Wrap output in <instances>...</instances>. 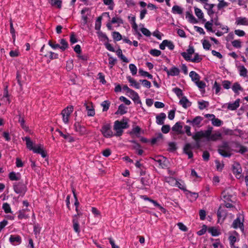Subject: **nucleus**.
<instances>
[{"mask_svg":"<svg viewBox=\"0 0 248 248\" xmlns=\"http://www.w3.org/2000/svg\"><path fill=\"white\" fill-rule=\"evenodd\" d=\"M80 222V220L79 217L78 216V214L74 215L72 220L73 228L75 232L78 234L80 232V229L79 226Z\"/></svg>","mask_w":248,"mask_h":248,"instance_id":"9b49d317","label":"nucleus"},{"mask_svg":"<svg viewBox=\"0 0 248 248\" xmlns=\"http://www.w3.org/2000/svg\"><path fill=\"white\" fill-rule=\"evenodd\" d=\"M202 60V58L201 56H200L198 53H196L194 55V57L193 58H191V62H199Z\"/></svg>","mask_w":248,"mask_h":248,"instance_id":"052dcab7","label":"nucleus"},{"mask_svg":"<svg viewBox=\"0 0 248 248\" xmlns=\"http://www.w3.org/2000/svg\"><path fill=\"white\" fill-rule=\"evenodd\" d=\"M232 91L236 94H239L240 92L243 91V88L238 82H235L232 86Z\"/></svg>","mask_w":248,"mask_h":248,"instance_id":"aec40b11","label":"nucleus"},{"mask_svg":"<svg viewBox=\"0 0 248 248\" xmlns=\"http://www.w3.org/2000/svg\"><path fill=\"white\" fill-rule=\"evenodd\" d=\"M165 181L169 185L174 186L175 185L177 180L172 177H167L165 178Z\"/></svg>","mask_w":248,"mask_h":248,"instance_id":"864d4df0","label":"nucleus"},{"mask_svg":"<svg viewBox=\"0 0 248 248\" xmlns=\"http://www.w3.org/2000/svg\"><path fill=\"white\" fill-rule=\"evenodd\" d=\"M17 217L18 219H22L23 218H27L29 216L25 214V210L22 209L18 211Z\"/></svg>","mask_w":248,"mask_h":248,"instance_id":"ea45409f","label":"nucleus"},{"mask_svg":"<svg viewBox=\"0 0 248 248\" xmlns=\"http://www.w3.org/2000/svg\"><path fill=\"white\" fill-rule=\"evenodd\" d=\"M221 199L223 201L225 206L228 208H232L233 203L236 200V195H235L232 188L228 187L222 192L221 195Z\"/></svg>","mask_w":248,"mask_h":248,"instance_id":"f257e3e1","label":"nucleus"},{"mask_svg":"<svg viewBox=\"0 0 248 248\" xmlns=\"http://www.w3.org/2000/svg\"><path fill=\"white\" fill-rule=\"evenodd\" d=\"M104 4L108 6V9L112 10L114 9V3L113 0H103Z\"/></svg>","mask_w":248,"mask_h":248,"instance_id":"4c0bfd02","label":"nucleus"},{"mask_svg":"<svg viewBox=\"0 0 248 248\" xmlns=\"http://www.w3.org/2000/svg\"><path fill=\"white\" fill-rule=\"evenodd\" d=\"M235 145V152L243 154L247 151V148L246 147L241 145L238 143H236Z\"/></svg>","mask_w":248,"mask_h":248,"instance_id":"72a5a7b5","label":"nucleus"},{"mask_svg":"<svg viewBox=\"0 0 248 248\" xmlns=\"http://www.w3.org/2000/svg\"><path fill=\"white\" fill-rule=\"evenodd\" d=\"M117 23L118 24H121L123 23V20L119 17H114L112 18L111 24Z\"/></svg>","mask_w":248,"mask_h":248,"instance_id":"774afa93","label":"nucleus"},{"mask_svg":"<svg viewBox=\"0 0 248 248\" xmlns=\"http://www.w3.org/2000/svg\"><path fill=\"white\" fill-rule=\"evenodd\" d=\"M213 131V127L209 126L207 130L200 131L196 132L192 136V139L196 141H199L201 138H204L208 141H210L211 134Z\"/></svg>","mask_w":248,"mask_h":248,"instance_id":"7ed1b4c3","label":"nucleus"},{"mask_svg":"<svg viewBox=\"0 0 248 248\" xmlns=\"http://www.w3.org/2000/svg\"><path fill=\"white\" fill-rule=\"evenodd\" d=\"M170 74L169 76H176L179 75L180 70L176 66H172L170 69H169Z\"/></svg>","mask_w":248,"mask_h":248,"instance_id":"c85d7f7f","label":"nucleus"},{"mask_svg":"<svg viewBox=\"0 0 248 248\" xmlns=\"http://www.w3.org/2000/svg\"><path fill=\"white\" fill-rule=\"evenodd\" d=\"M73 107L72 106H69L62 111V121L65 124L68 123L69 116L73 111Z\"/></svg>","mask_w":248,"mask_h":248,"instance_id":"0eeeda50","label":"nucleus"},{"mask_svg":"<svg viewBox=\"0 0 248 248\" xmlns=\"http://www.w3.org/2000/svg\"><path fill=\"white\" fill-rule=\"evenodd\" d=\"M221 137V133L218 131H215L214 133L211 134L210 141H216L219 139Z\"/></svg>","mask_w":248,"mask_h":248,"instance_id":"2f4dec72","label":"nucleus"},{"mask_svg":"<svg viewBox=\"0 0 248 248\" xmlns=\"http://www.w3.org/2000/svg\"><path fill=\"white\" fill-rule=\"evenodd\" d=\"M186 195L191 201H195L198 197V194L197 193L191 192L189 191H187Z\"/></svg>","mask_w":248,"mask_h":248,"instance_id":"f704fd0d","label":"nucleus"},{"mask_svg":"<svg viewBox=\"0 0 248 248\" xmlns=\"http://www.w3.org/2000/svg\"><path fill=\"white\" fill-rule=\"evenodd\" d=\"M100 131L103 136L106 138H110L115 136V134L111 130V125L109 123H104Z\"/></svg>","mask_w":248,"mask_h":248,"instance_id":"423d86ee","label":"nucleus"},{"mask_svg":"<svg viewBox=\"0 0 248 248\" xmlns=\"http://www.w3.org/2000/svg\"><path fill=\"white\" fill-rule=\"evenodd\" d=\"M202 44L203 47L204 49L207 50L210 49L211 45L208 41H207L206 40H204L202 41Z\"/></svg>","mask_w":248,"mask_h":248,"instance_id":"0e129e2a","label":"nucleus"},{"mask_svg":"<svg viewBox=\"0 0 248 248\" xmlns=\"http://www.w3.org/2000/svg\"><path fill=\"white\" fill-rule=\"evenodd\" d=\"M75 131L80 135H84L87 133L86 127L82 125L79 122H76L74 125Z\"/></svg>","mask_w":248,"mask_h":248,"instance_id":"f8f14e48","label":"nucleus"},{"mask_svg":"<svg viewBox=\"0 0 248 248\" xmlns=\"http://www.w3.org/2000/svg\"><path fill=\"white\" fill-rule=\"evenodd\" d=\"M149 53L151 55L155 57H158L161 54V51L156 49H151L149 51Z\"/></svg>","mask_w":248,"mask_h":248,"instance_id":"6e6d98bb","label":"nucleus"},{"mask_svg":"<svg viewBox=\"0 0 248 248\" xmlns=\"http://www.w3.org/2000/svg\"><path fill=\"white\" fill-rule=\"evenodd\" d=\"M126 95L129 97L135 103L137 104H141V102L140 100V96L138 93L135 91L131 90Z\"/></svg>","mask_w":248,"mask_h":248,"instance_id":"ddd939ff","label":"nucleus"},{"mask_svg":"<svg viewBox=\"0 0 248 248\" xmlns=\"http://www.w3.org/2000/svg\"><path fill=\"white\" fill-rule=\"evenodd\" d=\"M203 119L201 116H196L193 120L187 119L186 121V123L191 124L194 128H199L201 126V124Z\"/></svg>","mask_w":248,"mask_h":248,"instance_id":"9d476101","label":"nucleus"},{"mask_svg":"<svg viewBox=\"0 0 248 248\" xmlns=\"http://www.w3.org/2000/svg\"><path fill=\"white\" fill-rule=\"evenodd\" d=\"M232 149L228 143L225 142L218 147V153L224 157H230L232 155Z\"/></svg>","mask_w":248,"mask_h":248,"instance_id":"39448f33","label":"nucleus"},{"mask_svg":"<svg viewBox=\"0 0 248 248\" xmlns=\"http://www.w3.org/2000/svg\"><path fill=\"white\" fill-rule=\"evenodd\" d=\"M184 152L186 154L189 158H191L193 156V153L191 150V145L190 144H186L184 148Z\"/></svg>","mask_w":248,"mask_h":248,"instance_id":"cd10ccee","label":"nucleus"},{"mask_svg":"<svg viewBox=\"0 0 248 248\" xmlns=\"http://www.w3.org/2000/svg\"><path fill=\"white\" fill-rule=\"evenodd\" d=\"M240 99H237L234 102L228 104V108L231 110H234L239 107Z\"/></svg>","mask_w":248,"mask_h":248,"instance_id":"b1692460","label":"nucleus"},{"mask_svg":"<svg viewBox=\"0 0 248 248\" xmlns=\"http://www.w3.org/2000/svg\"><path fill=\"white\" fill-rule=\"evenodd\" d=\"M127 79L129 82L130 83L131 86L137 89H139L140 88V82H138L136 80L131 78L130 76L127 77Z\"/></svg>","mask_w":248,"mask_h":248,"instance_id":"4be33fe9","label":"nucleus"},{"mask_svg":"<svg viewBox=\"0 0 248 248\" xmlns=\"http://www.w3.org/2000/svg\"><path fill=\"white\" fill-rule=\"evenodd\" d=\"M222 85L225 89L228 90L231 88V81L227 80L222 81Z\"/></svg>","mask_w":248,"mask_h":248,"instance_id":"4d7b16f0","label":"nucleus"},{"mask_svg":"<svg viewBox=\"0 0 248 248\" xmlns=\"http://www.w3.org/2000/svg\"><path fill=\"white\" fill-rule=\"evenodd\" d=\"M112 37L113 39L116 41H120L122 39V35L119 32H113L112 33Z\"/></svg>","mask_w":248,"mask_h":248,"instance_id":"69168bd1","label":"nucleus"},{"mask_svg":"<svg viewBox=\"0 0 248 248\" xmlns=\"http://www.w3.org/2000/svg\"><path fill=\"white\" fill-rule=\"evenodd\" d=\"M189 77L191 78V80L194 82L200 79L199 75L195 71H191L189 73Z\"/></svg>","mask_w":248,"mask_h":248,"instance_id":"58836bf2","label":"nucleus"},{"mask_svg":"<svg viewBox=\"0 0 248 248\" xmlns=\"http://www.w3.org/2000/svg\"><path fill=\"white\" fill-rule=\"evenodd\" d=\"M235 24L236 25H248V18L246 17L240 16L235 19Z\"/></svg>","mask_w":248,"mask_h":248,"instance_id":"a211bd4d","label":"nucleus"},{"mask_svg":"<svg viewBox=\"0 0 248 248\" xmlns=\"http://www.w3.org/2000/svg\"><path fill=\"white\" fill-rule=\"evenodd\" d=\"M23 140L26 141V146L28 149L32 150L34 147L33 142L31 140V139L29 137H25L22 138Z\"/></svg>","mask_w":248,"mask_h":248,"instance_id":"393cba45","label":"nucleus"},{"mask_svg":"<svg viewBox=\"0 0 248 248\" xmlns=\"http://www.w3.org/2000/svg\"><path fill=\"white\" fill-rule=\"evenodd\" d=\"M97 34L99 40L104 43L108 41V39L105 33L101 31H99L97 32Z\"/></svg>","mask_w":248,"mask_h":248,"instance_id":"c9c22d12","label":"nucleus"},{"mask_svg":"<svg viewBox=\"0 0 248 248\" xmlns=\"http://www.w3.org/2000/svg\"><path fill=\"white\" fill-rule=\"evenodd\" d=\"M166 47H168L170 50H173L174 48V45L171 41L168 40H164L159 45V48L161 50H164L165 49Z\"/></svg>","mask_w":248,"mask_h":248,"instance_id":"2eb2a0df","label":"nucleus"},{"mask_svg":"<svg viewBox=\"0 0 248 248\" xmlns=\"http://www.w3.org/2000/svg\"><path fill=\"white\" fill-rule=\"evenodd\" d=\"M182 128V126L180 125L179 123H176L172 127L173 131L181 133V131Z\"/></svg>","mask_w":248,"mask_h":248,"instance_id":"de8ad7c7","label":"nucleus"},{"mask_svg":"<svg viewBox=\"0 0 248 248\" xmlns=\"http://www.w3.org/2000/svg\"><path fill=\"white\" fill-rule=\"evenodd\" d=\"M129 125L126 120L123 119L122 121L117 120L114 123L113 129L115 131V136L120 137L122 135L124 129L127 128Z\"/></svg>","mask_w":248,"mask_h":248,"instance_id":"f03ea898","label":"nucleus"},{"mask_svg":"<svg viewBox=\"0 0 248 248\" xmlns=\"http://www.w3.org/2000/svg\"><path fill=\"white\" fill-rule=\"evenodd\" d=\"M84 106L86 107V110L87 111V115L88 116H93L95 114V111L93 108V104L92 103H84Z\"/></svg>","mask_w":248,"mask_h":248,"instance_id":"f3484780","label":"nucleus"},{"mask_svg":"<svg viewBox=\"0 0 248 248\" xmlns=\"http://www.w3.org/2000/svg\"><path fill=\"white\" fill-rule=\"evenodd\" d=\"M239 75L241 77H246L247 76L248 70L244 65L238 66Z\"/></svg>","mask_w":248,"mask_h":248,"instance_id":"bb28decb","label":"nucleus"},{"mask_svg":"<svg viewBox=\"0 0 248 248\" xmlns=\"http://www.w3.org/2000/svg\"><path fill=\"white\" fill-rule=\"evenodd\" d=\"M108 63L110 65V68H112L116 62V59L110 56L109 54L108 55Z\"/></svg>","mask_w":248,"mask_h":248,"instance_id":"49530a36","label":"nucleus"},{"mask_svg":"<svg viewBox=\"0 0 248 248\" xmlns=\"http://www.w3.org/2000/svg\"><path fill=\"white\" fill-rule=\"evenodd\" d=\"M232 172L237 179L242 177V169L240 164L238 162H234L232 166Z\"/></svg>","mask_w":248,"mask_h":248,"instance_id":"6e6552de","label":"nucleus"},{"mask_svg":"<svg viewBox=\"0 0 248 248\" xmlns=\"http://www.w3.org/2000/svg\"><path fill=\"white\" fill-rule=\"evenodd\" d=\"M213 90H215V93L216 95H219L221 90V85L217 81H215L213 86Z\"/></svg>","mask_w":248,"mask_h":248,"instance_id":"473e14b6","label":"nucleus"},{"mask_svg":"<svg viewBox=\"0 0 248 248\" xmlns=\"http://www.w3.org/2000/svg\"><path fill=\"white\" fill-rule=\"evenodd\" d=\"M2 208L5 213H12L10 204L7 202L3 203Z\"/></svg>","mask_w":248,"mask_h":248,"instance_id":"79ce46f5","label":"nucleus"},{"mask_svg":"<svg viewBox=\"0 0 248 248\" xmlns=\"http://www.w3.org/2000/svg\"><path fill=\"white\" fill-rule=\"evenodd\" d=\"M9 179L12 181H17L21 178V175L19 173H16L15 172H11L9 174Z\"/></svg>","mask_w":248,"mask_h":248,"instance_id":"a878e982","label":"nucleus"},{"mask_svg":"<svg viewBox=\"0 0 248 248\" xmlns=\"http://www.w3.org/2000/svg\"><path fill=\"white\" fill-rule=\"evenodd\" d=\"M155 160L157 162L159 166L162 169L167 168L168 165V160L166 157L164 156H157L155 159Z\"/></svg>","mask_w":248,"mask_h":248,"instance_id":"4468645a","label":"nucleus"},{"mask_svg":"<svg viewBox=\"0 0 248 248\" xmlns=\"http://www.w3.org/2000/svg\"><path fill=\"white\" fill-rule=\"evenodd\" d=\"M166 115L164 113H161L156 116V122L159 125H162L166 119Z\"/></svg>","mask_w":248,"mask_h":248,"instance_id":"5701e85b","label":"nucleus"},{"mask_svg":"<svg viewBox=\"0 0 248 248\" xmlns=\"http://www.w3.org/2000/svg\"><path fill=\"white\" fill-rule=\"evenodd\" d=\"M232 46L235 48H239L241 47V42L239 40H235L232 42Z\"/></svg>","mask_w":248,"mask_h":248,"instance_id":"338daca9","label":"nucleus"},{"mask_svg":"<svg viewBox=\"0 0 248 248\" xmlns=\"http://www.w3.org/2000/svg\"><path fill=\"white\" fill-rule=\"evenodd\" d=\"M43 150V146L39 144L34 145L32 151L34 153L39 154Z\"/></svg>","mask_w":248,"mask_h":248,"instance_id":"c03bdc74","label":"nucleus"},{"mask_svg":"<svg viewBox=\"0 0 248 248\" xmlns=\"http://www.w3.org/2000/svg\"><path fill=\"white\" fill-rule=\"evenodd\" d=\"M14 190L16 193L24 195L26 191V186L22 183H15Z\"/></svg>","mask_w":248,"mask_h":248,"instance_id":"1a4fd4ad","label":"nucleus"},{"mask_svg":"<svg viewBox=\"0 0 248 248\" xmlns=\"http://www.w3.org/2000/svg\"><path fill=\"white\" fill-rule=\"evenodd\" d=\"M244 216L243 214L238 213L237 214V217L235 219L232 225V227L234 229L239 228L243 232L244 231Z\"/></svg>","mask_w":248,"mask_h":248,"instance_id":"20e7f679","label":"nucleus"},{"mask_svg":"<svg viewBox=\"0 0 248 248\" xmlns=\"http://www.w3.org/2000/svg\"><path fill=\"white\" fill-rule=\"evenodd\" d=\"M195 83L198 86V87L201 90H204L206 87L205 83L203 81L200 80V79L195 82Z\"/></svg>","mask_w":248,"mask_h":248,"instance_id":"8fccbe9b","label":"nucleus"},{"mask_svg":"<svg viewBox=\"0 0 248 248\" xmlns=\"http://www.w3.org/2000/svg\"><path fill=\"white\" fill-rule=\"evenodd\" d=\"M9 241L12 245L17 246L21 244L22 239L21 237L19 235H11L9 237Z\"/></svg>","mask_w":248,"mask_h":248,"instance_id":"dca6fc26","label":"nucleus"},{"mask_svg":"<svg viewBox=\"0 0 248 248\" xmlns=\"http://www.w3.org/2000/svg\"><path fill=\"white\" fill-rule=\"evenodd\" d=\"M199 108L201 110L205 108L208 106V103L206 101H199L198 102Z\"/></svg>","mask_w":248,"mask_h":248,"instance_id":"13d9d810","label":"nucleus"},{"mask_svg":"<svg viewBox=\"0 0 248 248\" xmlns=\"http://www.w3.org/2000/svg\"><path fill=\"white\" fill-rule=\"evenodd\" d=\"M186 18L191 23H194L195 21V17L189 12H186Z\"/></svg>","mask_w":248,"mask_h":248,"instance_id":"09e8293b","label":"nucleus"},{"mask_svg":"<svg viewBox=\"0 0 248 248\" xmlns=\"http://www.w3.org/2000/svg\"><path fill=\"white\" fill-rule=\"evenodd\" d=\"M139 82L145 88H150L151 87V83L146 79H140Z\"/></svg>","mask_w":248,"mask_h":248,"instance_id":"3c124183","label":"nucleus"},{"mask_svg":"<svg viewBox=\"0 0 248 248\" xmlns=\"http://www.w3.org/2000/svg\"><path fill=\"white\" fill-rule=\"evenodd\" d=\"M60 43L61 46H60V49L62 51H64L68 47V45L66 40L64 39H62L60 40Z\"/></svg>","mask_w":248,"mask_h":248,"instance_id":"a19ab883","label":"nucleus"},{"mask_svg":"<svg viewBox=\"0 0 248 248\" xmlns=\"http://www.w3.org/2000/svg\"><path fill=\"white\" fill-rule=\"evenodd\" d=\"M171 12L174 14L181 15L183 12V9L178 5H174L172 8Z\"/></svg>","mask_w":248,"mask_h":248,"instance_id":"7c9ffc66","label":"nucleus"},{"mask_svg":"<svg viewBox=\"0 0 248 248\" xmlns=\"http://www.w3.org/2000/svg\"><path fill=\"white\" fill-rule=\"evenodd\" d=\"M62 1L60 0H51V4L52 6H56L58 8H61L62 7Z\"/></svg>","mask_w":248,"mask_h":248,"instance_id":"bf43d9fd","label":"nucleus"},{"mask_svg":"<svg viewBox=\"0 0 248 248\" xmlns=\"http://www.w3.org/2000/svg\"><path fill=\"white\" fill-rule=\"evenodd\" d=\"M127 112V108L123 104L119 106L117 113L121 115L124 114Z\"/></svg>","mask_w":248,"mask_h":248,"instance_id":"37998d69","label":"nucleus"},{"mask_svg":"<svg viewBox=\"0 0 248 248\" xmlns=\"http://www.w3.org/2000/svg\"><path fill=\"white\" fill-rule=\"evenodd\" d=\"M238 236V234L234 231L232 235H230L229 237L230 245L234 244L237 241V237Z\"/></svg>","mask_w":248,"mask_h":248,"instance_id":"c756f323","label":"nucleus"},{"mask_svg":"<svg viewBox=\"0 0 248 248\" xmlns=\"http://www.w3.org/2000/svg\"><path fill=\"white\" fill-rule=\"evenodd\" d=\"M204 8L207 10L208 15L212 18L214 14L213 10V7L215 6L214 4L205 3L204 4Z\"/></svg>","mask_w":248,"mask_h":248,"instance_id":"6ab92c4d","label":"nucleus"},{"mask_svg":"<svg viewBox=\"0 0 248 248\" xmlns=\"http://www.w3.org/2000/svg\"><path fill=\"white\" fill-rule=\"evenodd\" d=\"M179 104L185 108L190 107L191 103L187 99L186 96L183 97L179 101Z\"/></svg>","mask_w":248,"mask_h":248,"instance_id":"412c9836","label":"nucleus"},{"mask_svg":"<svg viewBox=\"0 0 248 248\" xmlns=\"http://www.w3.org/2000/svg\"><path fill=\"white\" fill-rule=\"evenodd\" d=\"M208 231L214 236H218L220 234L219 230L216 227H210L208 229Z\"/></svg>","mask_w":248,"mask_h":248,"instance_id":"e433bc0d","label":"nucleus"},{"mask_svg":"<svg viewBox=\"0 0 248 248\" xmlns=\"http://www.w3.org/2000/svg\"><path fill=\"white\" fill-rule=\"evenodd\" d=\"M129 68L132 75H135L137 74V68L135 64L132 63L130 64Z\"/></svg>","mask_w":248,"mask_h":248,"instance_id":"e2e57ef3","label":"nucleus"},{"mask_svg":"<svg viewBox=\"0 0 248 248\" xmlns=\"http://www.w3.org/2000/svg\"><path fill=\"white\" fill-rule=\"evenodd\" d=\"M139 74L142 77H147L149 79L153 78V76L149 74L148 72L144 71L142 69H140L139 70Z\"/></svg>","mask_w":248,"mask_h":248,"instance_id":"a18cd8bd","label":"nucleus"},{"mask_svg":"<svg viewBox=\"0 0 248 248\" xmlns=\"http://www.w3.org/2000/svg\"><path fill=\"white\" fill-rule=\"evenodd\" d=\"M195 14L199 19H202L203 17V14L202 10L198 8H195Z\"/></svg>","mask_w":248,"mask_h":248,"instance_id":"5fc2aeb1","label":"nucleus"},{"mask_svg":"<svg viewBox=\"0 0 248 248\" xmlns=\"http://www.w3.org/2000/svg\"><path fill=\"white\" fill-rule=\"evenodd\" d=\"M212 124L215 126H220L222 124V121L218 118H216L215 117L213 120H212Z\"/></svg>","mask_w":248,"mask_h":248,"instance_id":"603ef678","label":"nucleus"},{"mask_svg":"<svg viewBox=\"0 0 248 248\" xmlns=\"http://www.w3.org/2000/svg\"><path fill=\"white\" fill-rule=\"evenodd\" d=\"M110 103L108 101H104L101 103V106L103 107V111H107L109 107Z\"/></svg>","mask_w":248,"mask_h":248,"instance_id":"680f3d73","label":"nucleus"}]
</instances>
